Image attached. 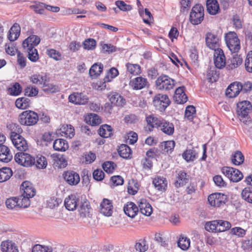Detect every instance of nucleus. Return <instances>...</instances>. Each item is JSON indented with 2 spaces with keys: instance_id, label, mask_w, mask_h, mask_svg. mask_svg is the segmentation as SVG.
<instances>
[{
  "instance_id": "1",
  "label": "nucleus",
  "mask_w": 252,
  "mask_h": 252,
  "mask_svg": "<svg viewBox=\"0 0 252 252\" xmlns=\"http://www.w3.org/2000/svg\"><path fill=\"white\" fill-rule=\"evenodd\" d=\"M156 88L161 91H169L173 90L176 84V81L169 76L162 74L158 76L155 82Z\"/></svg>"
},
{
  "instance_id": "2",
  "label": "nucleus",
  "mask_w": 252,
  "mask_h": 252,
  "mask_svg": "<svg viewBox=\"0 0 252 252\" xmlns=\"http://www.w3.org/2000/svg\"><path fill=\"white\" fill-rule=\"evenodd\" d=\"M204 10L203 6L200 4H196L191 9L189 15V21L194 25L200 24L204 20Z\"/></svg>"
},
{
  "instance_id": "3",
  "label": "nucleus",
  "mask_w": 252,
  "mask_h": 252,
  "mask_svg": "<svg viewBox=\"0 0 252 252\" xmlns=\"http://www.w3.org/2000/svg\"><path fill=\"white\" fill-rule=\"evenodd\" d=\"M225 41L227 47L232 53H237L240 49V42L237 34L229 32L225 35Z\"/></svg>"
},
{
  "instance_id": "4",
  "label": "nucleus",
  "mask_w": 252,
  "mask_h": 252,
  "mask_svg": "<svg viewBox=\"0 0 252 252\" xmlns=\"http://www.w3.org/2000/svg\"><path fill=\"white\" fill-rule=\"evenodd\" d=\"M228 197L225 194L216 192L208 196V201L209 204L214 207H220L224 206L227 201Z\"/></svg>"
},
{
  "instance_id": "5",
  "label": "nucleus",
  "mask_w": 252,
  "mask_h": 252,
  "mask_svg": "<svg viewBox=\"0 0 252 252\" xmlns=\"http://www.w3.org/2000/svg\"><path fill=\"white\" fill-rule=\"evenodd\" d=\"M222 173L226 176L230 181L238 182L243 178L242 173L235 168L224 166L221 168Z\"/></svg>"
},
{
  "instance_id": "6",
  "label": "nucleus",
  "mask_w": 252,
  "mask_h": 252,
  "mask_svg": "<svg viewBox=\"0 0 252 252\" xmlns=\"http://www.w3.org/2000/svg\"><path fill=\"white\" fill-rule=\"evenodd\" d=\"M38 115L35 111H23L19 116V122L21 125L32 126L38 120Z\"/></svg>"
},
{
  "instance_id": "7",
  "label": "nucleus",
  "mask_w": 252,
  "mask_h": 252,
  "mask_svg": "<svg viewBox=\"0 0 252 252\" xmlns=\"http://www.w3.org/2000/svg\"><path fill=\"white\" fill-rule=\"evenodd\" d=\"M153 103L157 109L165 110L171 101L167 95L158 94L154 96Z\"/></svg>"
},
{
  "instance_id": "8",
  "label": "nucleus",
  "mask_w": 252,
  "mask_h": 252,
  "mask_svg": "<svg viewBox=\"0 0 252 252\" xmlns=\"http://www.w3.org/2000/svg\"><path fill=\"white\" fill-rule=\"evenodd\" d=\"M14 159L17 163L25 167L32 166L34 163V158L24 152L16 154Z\"/></svg>"
},
{
  "instance_id": "9",
  "label": "nucleus",
  "mask_w": 252,
  "mask_h": 252,
  "mask_svg": "<svg viewBox=\"0 0 252 252\" xmlns=\"http://www.w3.org/2000/svg\"><path fill=\"white\" fill-rule=\"evenodd\" d=\"M206 46L211 50L216 51L220 49V39L216 34L208 32L205 35Z\"/></svg>"
},
{
  "instance_id": "10",
  "label": "nucleus",
  "mask_w": 252,
  "mask_h": 252,
  "mask_svg": "<svg viewBox=\"0 0 252 252\" xmlns=\"http://www.w3.org/2000/svg\"><path fill=\"white\" fill-rule=\"evenodd\" d=\"M14 147L20 151H26L28 149V145L25 139L20 134H15L10 138Z\"/></svg>"
},
{
  "instance_id": "11",
  "label": "nucleus",
  "mask_w": 252,
  "mask_h": 252,
  "mask_svg": "<svg viewBox=\"0 0 252 252\" xmlns=\"http://www.w3.org/2000/svg\"><path fill=\"white\" fill-rule=\"evenodd\" d=\"M68 100L75 105H85L88 103L89 97L82 93L74 92L69 95Z\"/></svg>"
},
{
  "instance_id": "12",
  "label": "nucleus",
  "mask_w": 252,
  "mask_h": 252,
  "mask_svg": "<svg viewBox=\"0 0 252 252\" xmlns=\"http://www.w3.org/2000/svg\"><path fill=\"white\" fill-rule=\"evenodd\" d=\"M214 62L215 66L222 69L226 65V58L223 50L220 48L214 51Z\"/></svg>"
},
{
  "instance_id": "13",
  "label": "nucleus",
  "mask_w": 252,
  "mask_h": 252,
  "mask_svg": "<svg viewBox=\"0 0 252 252\" xmlns=\"http://www.w3.org/2000/svg\"><path fill=\"white\" fill-rule=\"evenodd\" d=\"M240 82L235 81L231 83L225 90V95L229 98L237 97L241 92Z\"/></svg>"
},
{
  "instance_id": "14",
  "label": "nucleus",
  "mask_w": 252,
  "mask_h": 252,
  "mask_svg": "<svg viewBox=\"0 0 252 252\" xmlns=\"http://www.w3.org/2000/svg\"><path fill=\"white\" fill-rule=\"evenodd\" d=\"M108 98L112 106L122 107L126 103V99L117 92H112L110 93L108 95Z\"/></svg>"
},
{
  "instance_id": "15",
  "label": "nucleus",
  "mask_w": 252,
  "mask_h": 252,
  "mask_svg": "<svg viewBox=\"0 0 252 252\" xmlns=\"http://www.w3.org/2000/svg\"><path fill=\"white\" fill-rule=\"evenodd\" d=\"M148 83L147 79L141 76L131 79L129 82V86L134 90H139L144 88Z\"/></svg>"
},
{
  "instance_id": "16",
  "label": "nucleus",
  "mask_w": 252,
  "mask_h": 252,
  "mask_svg": "<svg viewBox=\"0 0 252 252\" xmlns=\"http://www.w3.org/2000/svg\"><path fill=\"white\" fill-rule=\"evenodd\" d=\"M63 178L66 182L71 186L77 185L80 180L79 175L73 171H67L64 172Z\"/></svg>"
},
{
  "instance_id": "17",
  "label": "nucleus",
  "mask_w": 252,
  "mask_h": 252,
  "mask_svg": "<svg viewBox=\"0 0 252 252\" xmlns=\"http://www.w3.org/2000/svg\"><path fill=\"white\" fill-rule=\"evenodd\" d=\"M21 193L29 197H32L35 194V189L33 187L32 184L29 181L23 182L20 187Z\"/></svg>"
},
{
  "instance_id": "18",
  "label": "nucleus",
  "mask_w": 252,
  "mask_h": 252,
  "mask_svg": "<svg viewBox=\"0 0 252 252\" xmlns=\"http://www.w3.org/2000/svg\"><path fill=\"white\" fill-rule=\"evenodd\" d=\"M40 42V37L35 35H31L25 39L22 43L24 49L35 48Z\"/></svg>"
},
{
  "instance_id": "19",
  "label": "nucleus",
  "mask_w": 252,
  "mask_h": 252,
  "mask_svg": "<svg viewBox=\"0 0 252 252\" xmlns=\"http://www.w3.org/2000/svg\"><path fill=\"white\" fill-rule=\"evenodd\" d=\"M100 207V211L102 214L107 217H110L112 215L113 206L110 200L107 199H103Z\"/></svg>"
},
{
  "instance_id": "20",
  "label": "nucleus",
  "mask_w": 252,
  "mask_h": 252,
  "mask_svg": "<svg viewBox=\"0 0 252 252\" xmlns=\"http://www.w3.org/2000/svg\"><path fill=\"white\" fill-rule=\"evenodd\" d=\"M13 156L9 148L2 144H0V161L4 162L10 161Z\"/></svg>"
},
{
  "instance_id": "21",
  "label": "nucleus",
  "mask_w": 252,
  "mask_h": 252,
  "mask_svg": "<svg viewBox=\"0 0 252 252\" xmlns=\"http://www.w3.org/2000/svg\"><path fill=\"white\" fill-rule=\"evenodd\" d=\"M124 211L128 217L134 218L137 214L138 207L132 202H128L124 205Z\"/></svg>"
},
{
  "instance_id": "22",
  "label": "nucleus",
  "mask_w": 252,
  "mask_h": 252,
  "mask_svg": "<svg viewBox=\"0 0 252 252\" xmlns=\"http://www.w3.org/2000/svg\"><path fill=\"white\" fill-rule=\"evenodd\" d=\"M173 98L175 101L178 104H182L187 102L188 97L185 93V87H180L176 89Z\"/></svg>"
},
{
  "instance_id": "23",
  "label": "nucleus",
  "mask_w": 252,
  "mask_h": 252,
  "mask_svg": "<svg viewBox=\"0 0 252 252\" xmlns=\"http://www.w3.org/2000/svg\"><path fill=\"white\" fill-rule=\"evenodd\" d=\"M64 204L66 209L73 211L78 205V199L75 195L71 194L65 199Z\"/></svg>"
},
{
  "instance_id": "24",
  "label": "nucleus",
  "mask_w": 252,
  "mask_h": 252,
  "mask_svg": "<svg viewBox=\"0 0 252 252\" xmlns=\"http://www.w3.org/2000/svg\"><path fill=\"white\" fill-rule=\"evenodd\" d=\"M139 208L140 212L146 216H150L152 213V207L145 199H141L139 202Z\"/></svg>"
},
{
  "instance_id": "25",
  "label": "nucleus",
  "mask_w": 252,
  "mask_h": 252,
  "mask_svg": "<svg viewBox=\"0 0 252 252\" xmlns=\"http://www.w3.org/2000/svg\"><path fill=\"white\" fill-rule=\"evenodd\" d=\"M206 7L207 12L212 15L218 14L220 10L219 4L217 0H207Z\"/></svg>"
},
{
  "instance_id": "26",
  "label": "nucleus",
  "mask_w": 252,
  "mask_h": 252,
  "mask_svg": "<svg viewBox=\"0 0 252 252\" xmlns=\"http://www.w3.org/2000/svg\"><path fill=\"white\" fill-rule=\"evenodd\" d=\"M126 67L127 73L133 76L138 75L142 72L141 67L137 63H127L126 64Z\"/></svg>"
},
{
  "instance_id": "27",
  "label": "nucleus",
  "mask_w": 252,
  "mask_h": 252,
  "mask_svg": "<svg viewBox=\"0 0 252 252\" xmlns=\"http://www.w3.org/2000/svg\"><path fill=\"white\" fill-rule=\"evenodd\" d=\"M103 65L101 63H95L89 70V75L91 78L95 79L102 72Z\"/></svg>"
},
{
  "instance_id": "28",
  "label": "nucleus",
  "mask_w": 252,
  "mask_h": 252,
  "mask_svg": "<svg viewBox=\"0 0 252 252\" xmlns=\"http://www.w3.org/2000/svg\"><path fill=\"white\" fill-rule=\"evenodd\" d=\"M153 184L158 190L165 191L167 188V181L165 178L158 176L154 179Z\"/></svg>"
},
{
  "instance_id": "29",
  "label": "nucleus",
  "mask_w": 252,
  "mask_h": 252,
  "mask_svg": "<svg viewBox=\"0 0 252 252\" xmlns=\"http://www.w3.org/2000/svg\"><path fill=\"white\" fill-rule=\"evenodd\" d=\"M189 176L185 171H180L178 173L177 180L175 182V186L179 188L188 183Z\"/></svg>"
},
{
  "instance_id": "30",
  "label": "nucleus",
  "mask_w": 252,
  "mask_h": 252,
  "mask_svg": "<svg viewBox=\"0 0 252 252\" xmlns=\"http://www.w3.org/2000/svg\"><path fill=\"white\" fill-rule=\"evenodd\" d=\"M21 28L17 23H15L10 28L8 35V39L11 41L16 40L20 35Z\"/></svg>"
},
{
  "instance_id": "31",
  "label": "nucleus",
  "mask_w": 252,
  "mask_h": 252,
  "mask_svg": "<svg viewBox=\"0 0 252 252\" xmlns=\"http://www.w3.org/2000/svg\"><path fill=\"white\" fill-rule=\"evenodd\" d=\"M1 250L2 252H18L15 244L9 240L2 242Z\"/></svg>"
},
{
  "instance_id": "32",
  "label": "nucleus",
  "mask_w": 252,
  "mask_h": 252,
  "mask_svg": "<svg viewBox=\"0 0 252 252\" xmlns=\"http://www.w3.org/2000/svg\"><path fill=\"white\" fill-rule=\"evenodd\" d=\"M118 153L120 157L125 159L131 158L132 152L130 147L126 144H122L119 148Z\"/></svg>"
},
{
  "instance_id": "33",
  "label": "nucleus",
  "mask_w": 252,
  "mask_h": 252,
  "mask_svg": "<svg viewBox=\"0 0 252 252\" xmlns=\"http://www.w3.org/2000/svg\"><path fill=\"white\" fill-rule=\"evenodd\" d=\"M53 148L58 151L64 152L68 148L67 141L63 139H57L53 143Z\"/></svg>"
},
{
  "instance_id": "34",
  "label": "nucleus",
  "mask_w": 252,
  "mask_h": 252,
  "mask_svg": "<svg viewBox=\"0 0 252 252\" xmlns=\"http://www.w3.org/2000/svg\"><path fill=\"white\" fill-rule=\"evenodd\" d=\"M146 121L148 124L147 127H145L146 131H152L154 127H158L160 125V121L157 118L153 116L147 117Z\"/></svg>"
},
{
  "instance_id": "35",
  "label": "nucleus",
  "mask_w": 252,
  "mask_h": 252,
  "mask_svg": "<svg viewBox=\"0 0 252 252\" xmlns=\"http://www.w3.org/2000/svg\"><path fill=\"white\" fill-rule=\"evenodd\" d=\"M243 62V59L240 55H235L228 62L227 68L229 69H232L240 65Z\"/></svg>"
},
{
  "instance_id": "36",
  "label": "nucleus",
  "mask_w": 252,
  "mask_h": 252,
  "mask_svg": "<svg viewBox=\"0 0 252 252\" xmlns=\"http://www.w3.org/2000/svg\"><path fill=\"white\" fill-rule=\"evenodd\" d=\"M13 174L11 169L4 167L0 169V183L4 182L10 179Z\"/></svg>"
},
{
  "instance_id": "37",
  "label": "nucleus",
  "mask_w": 252,
  "mask_h": 252,
  "mask_svg": "<svg viewBox=\"0 0 252 252\" xmlns=\"http://www.w3.org/2000/svg\"><path fill=\"white\" fill-rule=\"evenodd\" d=\"M190 239L186 236L181 235L179 238L178 246L183 251H187L190 247Z\"/></svg>"
},
{
  "instance_id": "38",
  "label": "nucleus",
  "mask_w": 252,
  "mask_h": 252,
  "mask_svg": "<svg viewBox=\"0 0 252 252\" xmlns=\"http://www.w3.org/2000/svg\"><path fill=\"white\" fill-rule=\"evenodd\" d=\"M112 128L108 125H103L101 126L98 130L99 135L103 138H107L113 135Z\"/></svg>"
},
{
  "instance_id": "39",
  "label": "nucleus",
  "mask_w": 252,
  "mask_h": 252,
  "mask_svg": "<svg viewBox=\"0 0 252 252\" xmlns=\"http://www.w3.org/2000/svg\"><path fill=\"white\" fill-rule=\"evenodd\" d=\"M231 161L235 165L242 164L244 161V156L240 151H236L231 156Z\"/></svg>"
},
{
  "instance_id": "40",
  "label": "nucleus",
  "mask_w": 252,
  "mask_h": 252,
  "mask_svg": "<svg viewBox=\"0 0 252 252\" xmlns=\"http://www.w3.org/2000/svg\"><path fill=\"white\" fill-rule=\"evenodd\" d=\"M24 49L28 53L27 57L30 61L33 63H35L38 61L39 57L37 50L35 48H26Z\"/></svg>"
},
{
  "instance_id": "41",
  "label": "nucleus",
  "mask_w": 252,
  "mask_h": 252,
  "mask_svg": "<svg viewBox=\"0 0 252 252\" xmlns=\"http://www.w3.org/2000/svg\"><path fill=\"white\" fill-rule=\"evenodd\" d=\"M158 126L161 127V130L162 132L167 135H172L174 132V126L172 123L169 122H160V125Z\"/></svg>"
},
{
  "instance_id": "42",
  "label": "nucleus",
  "mask_w": 252,
  "mask_h": 252,
  "mask_svg": "<svg viewBox=\"0 0 252 252\" xmlns=\"http://www.w3.org/2000/svg\"><path fill=\"white\" fill-rule=\"evenodd\" d=\"M85 121L93 126H97L101 123L100 117L97 114L92 113L85 117Z\"/></svg>"
},
{
  "instance_id": "43",
  "label": "nucleus",
  "mask_w": 252,
  "mask_h": 252,
  "mask_svg": "<svg viewBox=\"0 0 252 252\" xmlns=\"http://www.w3.org/2000/svg\"><path fill=\"white\" fill-rule=\"evenodd\" d=\"M30 100L29 98L22 97L17 99L15 101L16 106L20 109H26L30 106Z\"/></svg>"
},
{
  "instance_id": "44",
  "label": "nucleus",
  "mask_w": 252,
  "mask_h": 252,
  "mask_svg": "<svg viewBox=\"0 0 252 252\" xmlns=\"http://www.w3.org/2000/svg\"><path fill=\"white\" fill-rule=\"evenodd\" d=\"M34 164L38 169H45L47 165V161L45 157L42 155H37L34 158Z\"/></svg>"
},
{
  "instance_id": "45",
  "label": "nucleus",
  "mask_w": 252,
  "mask_h": 252,
  "mask_svg": "<svg viewBox=\"0 0 252 252\" xmlns=\"http://www.w3.org/2000/svg\"><path fill=\"white\" fill-rule=\"evenodd\" d=\"M90 208L89 202L85 199L84 201L81 202L78 210L82 217H86L89 214Z\"/></svg>"
},
{
  "instance_id": "46",
  "label": "nucleus",
  "mask_w": 252,
  "mask_h": 252,
  "mask_svg": "<svg viewBox=\"0 0 252 252\" xmlns=\"http://www.w3.org/2000/svg\"><path fill=\"white\" fill-rule=\"evenodd\" d=\"M241 196L245 201L252 204V187L245 188L242 191Z\"/></svg>"
},
{
  "instance_id": "47",
  "label": "nucleus",
  "mask_w": 252,
  "mask_h": 252,
  "mask_svg": "<svg viewBox=\"0 0 252 252\" xmlns=\"http://www.w3.org/2000/svg\"><path fill=\"white\" fill-rule=\"evenodd\" d=\"M183 158L188 162L194 161L196 158V153L194 150H186L182 154Z\"/></svg>"
},
{
  "instance_id": "48",
  "label": "nucleus",
  "mask_w": 252,
  "mask_h": 252,
  "mask_svg": "<svg viewBox=\"0 0 252 252\" xmlns=\"http://www.w3.org/2000/svg\"><path fill=\"white\" fill-rule=\"evenodd\" d=\"M47 76L39 74H34L30 77V82L36 85H42L46 81Z\"/></svg>"
},
{
  "instance_id": "49",
  "label": "nucleus",
  "mask_w": 252,
  "mask_h": 252,
  "mask_svg": "<svg viewBox=\"0 0 252 252\" xmlns=\"http://www.w3.org/2000/svg\"><path fill=\"white\" fill-rule=\"evenodd\" d=\"M22 87L19 83L15 82L11 84L9 87L7 91L8 93L11 95L17 96L19 95L22 92Z\"/></svg>"
},
{
  "instance_id": "50",
  "label": "nucleus",
  "mask_w": 252,
  "mask_h": 252,
  "mask_svg": "<svg viewBox=\"0 0 252 252\" xmlns=\"http://www.w3.org/2000/svg\"><path fill=\"white\" fill-rule=\"evenodd\" d=\"M31 198L29 197V196H26L21 193L20 196L17 197V199H18V207L24 208L28 207L30 205V199Z\"/></svg>"
},
{
  "instance_id": "51",
  "label": "nucleus",
  "mask_w": 252,
  "mask_h": 252,
  "mask_svg": "<svg viewBox=\"0 0 252 252\" xmlns=\"http://www.w3.org/2000/svg\"><path fill=\"white\" fill-rule=\"evenodd\" d=\"M62 133L67 137L71 138L74 135V129L73 127L70 125H64L60 128Z\"/></svg>"
},
{
  "instance_id": "52",
  "label": "nucleus",
  "mask_w": 252,
  "mask_h": 252,
  "mask_svg": "<svg viewBox=\"0 0 252 252\" xmlns=\"http://www.w3.org/2000/svg\"><path fill=\"white\" fill-rule=\"evenodd\" d=\"M119 74L118 70L115 67L111 68L107 72L104 78L105 82H111L114 78L116 77Z\"/></svg>"
},
{
  "instance_id": "53",
  "label": "nucleus",
  "mask_w": 252,
  "mask_h": 252,
  "mask_svg": "<svg viewBox=\"0 0 252 252\" xmlns=\"http://www.w3.org/2000/svg\"><path fill=\"white\" fill-rule=\"evenodd\" d=\"M30 7L37 14H44L45 13V4L43 2H35V4L32 5Z\"/></svg>"
},
{
  "instance_id": "54",
  "label": "nucleus",
  "mask_w": 252,
  "mask_h": 252,
  "mask_svg": "<svg viewBox=\"0 0 252 252\" xmlns=\"http://www.w3.org/2000/svg\"><path fill=\"white\" fill-rule=\"evenodd\" d=\"M46 54L51 58L56 61H60L62 59V55L60 52L53 48H49L46 50Z\"/></svg>"
},
{
  "instance_id": "55",
  "label": "nucleus",
  "mask_w": 252,
  "mask_h": 252,
  "mask_svg": "<svg viewBox=\"0 0 252 252\" xmlns=\"http://www.w3.org/2000/svg\"><path fill=\"white\" fill-rule=\"evenodd\" d=\"M42 90L44 92L54 93L59 91V87L52 84L47 82V80L42 84Z\"/></svg>"
},
{
  "instance_id": "56",
  "label": "nucleus",
  "mask_w": 252,
  "mask_h": 252,
  "mask_svg": "<svg viewBox=\"0 0 252 252\" xmlns=\"http://www.w3.org/2000/svg\"><path fill=\"white\" fill-rule=\"evenodd\" d=\"M240 121L245 124H248L251 122V119L249 115V111H236Z\"/></svg>"
},
{
  "instance_id": "57",
  "label": "nucleus",
  "mask_w": 252,
  "mask_h": 252,
  "mask_svg": "<svg viewBox=\"0 0 252 252\" xmlns=\"http://www.w3.org/2000/svg\"><path fill=\"white\" fill-rule=\"evenodd\" d=\"M102 167L106 172L112 173L117 165L113 161H107L102 164Z\"/></svg>"
},
{
  "instance_id": "58",
  "label": "nucleus",
  "mask_w": 252,
  "mask_h": 252,
  "mask_svg": "<svg viewBox=\"0 0 252 252\" xmlns=\"http://www.w3.org/2000/svg\"><path fill=\"white\" fill-rule=\"evenodd\" d=\"M218 220L207 222L205 224V229L209 232L218 231Z\"/></svg>"
},
{
  "instance_id": "59",
  "label": "nucleus",
  "mask_w": 252,
  "mask_h": 252,
  "mask_svg": "<svg viewBox=\"0 0 252 252\" xmlns=\"http://www.w3.org/2000/svg\"><path fill=\"white\" fill-rule=\"evenodd\" d=\"M52 251L51 247L36 244L32 247V252H52Z\"/></svg>"
},
{
  "instance_id": "60",
  "label": "nucleus",
  "mask_w": 252,
  "mask_h": 252,
  "mask_svg": "<svg viewBox=\"0 0 252 252\" xmlns=\"http://www.w3.org/2000/svg\"><path fill=\"white\" fill-rule=\"evenodd\" d=\"M96 45V41L93 38L87 39L83 43L84 48L88 50H94Z\"/></svg>"
},
{
  "instance_id": "61",
  "label": "nucleus",
  "mask_w": 252,
  "mask_h": 252,
  "mask_svg": "<svg viewBox=\"0 0 252 252\" xmlns=\"http://www.w3.org/2000/svg\"><path fill=\"white\" fill-rule=\"evenodd\" d=\"M135 247L136 250L140 252H145L148 249V245L145 239L140 240L136 243Z\"/></svg>"
},
{
  "instance_id": "62",
  "label": "nucleus",
  "mask_w": 252,
  "mask_h": 252,
  "mask_svg": "<svg viewBox=\"0 0 252 252\" xmlns=\"http://www.w3.org/2000/svg\"><path fill=\"white\" fill-rule=\"evenodd\" d=\"M24 93L25 95L30 97H33L37 95L38 94V89L35 87L30 85L25 89Z\"/></svg>"
},
{
  "instance_id": "63",
  "label": "nucleus",
  "mask_w": 252,
  "mask_h": 252,
  "mask_svg": "<svg viewBox=\"0 0 252 252\" xmlns=\"http://www.w3.org/2000/svg\"><path fill=\"white\" fill-rule=\"evenodd\" d=\"M246 70L249 72H252V51H250L245 61Z\"/></svg>"
},
{
  "instance_id": "64",
  "label": "nucleus",
  "mask_w": 252,
  "mask_h": 252,
  "mask_svg": "<svg viewBox=\"0 0 252 252\" xmlns=\"http://www.w3.org/2000/svg\"><path fill=\"white\" fill-rule=\"evenodd\" d=\"M241 92L243 94H248L252 90V83L250 81L244 82L243 83L240 82Z\"/></svg>"
}]
</instances>
